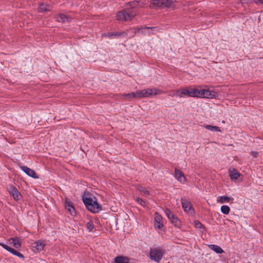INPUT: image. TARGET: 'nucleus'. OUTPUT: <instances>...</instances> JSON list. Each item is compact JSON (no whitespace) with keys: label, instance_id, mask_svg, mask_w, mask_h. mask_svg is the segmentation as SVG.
<instances>
[{"label":"nucleus","instance_id":"1","mask_svg":"<svg viewBox=\"0 0 263 263\" xmlns=\"http://www.w3.org/2000/svg\"><path fill=\"white\" fill-rule=\"evenodd\" d=\"M139 1L130 2L127 4L126 9L118 13L116 18L119 21H128L132 20L136 15V12L133 9L139 6Z\"/></svg>","mask_w":263,"mask_h":263},{"label":"nucleus","instance_id":"2","mask_svg":"<svg viewBox=\"0 0 263 263\" xmlns=\"http://www.w3.org/2000/svg\"><path fill=\"white\" fill-rule=\"evenodd\" d=\"M83 201L86 208L92 213H98L101 210V206L91 198H83Z\"/></svg>","mask_w":263,"mask_h":263},{"label":"nucleus","instance_id":"3","mask_svg":"<svg viewBox=\"0 0 263 263\" xmlns=\"http://www.w3.org/2000/svg\"><path fill=\"white\" fill-rule=\"evenodd\" d=\"M164 253V250L160 247L151 248L149 258L151 260L159 262L161 260Z\"/></svg>","mask_w":263,"mask_h":263},{"label":"nucleus","instance_id":"4","mask_svg":"<svg viewBox=\"0 0 263 263\" xmlns=\"http://www.w3.org/2000/svg\"><path fill=\"white\" fill-rule=\"evenodd\" d=\"M162 91L156 88H147L139 90L140 98H149L161 93Z\"/></svg>","mask_w":263,"mask_h":263},{"label":"nucleus","instance_id":"5","mask_svg":"<svg viewBox=\"0 0 263 263\" xmlns=\"http://www.w3.org/2000/svg\"><path fill=\"white\" fill-rule=\"evenodd\" d=\"M217 97V93L210 89H197V97L202 98L212 99Z\"/></svg>","mask_w":263,"mask_h":263},{"label":"nucleus","instance_id":"6","mask_svg":"<svg viewBox=\"0 0 263 263\" xmlns=\"http://www.w3.org/2000/svg\"><path fill=\"white\" fill-rule=\"evenodd\" d=\"M176 0H154L152 4L159 7H171Z\"/></svg>","mask_w":263,"mask_h":263},{"label":"nucleus","instance_id":"7","mask_svg":"<svg viewBox=\"0 0 263 263\" xmlns=\"http://www.w3.org/2000/svg\"><path fill=\"white\" fill-rule=\"evenodd\" d=\"M182 97L187 96L190 97H197V89L192 87H186L181 89Z\"/></svg>","mask_w":263,"mask_h":263},{"label":"nucleus","instance_id":"8","mask_svg":"<svg viewBox=\"0 0 263 263\" xmlns=\"http://www.w3.org/2000/svg\"><path fill=\"white\" fill-rule=\"evenodd\" d=\"M44 246L45 244L41 240L34 242L31 244V248L34 252H37L43 250Z\"/></svg>","mask_w":263,"mask_h":263},{"label":"nucleus","instance_id":"9","mask_svg":"<svg viewBox=\"0 0 263 263\" xmlns=\"http://www.w3.org/2000/svg\"><path fill=\"white\" fill-rule=\"evenodd\" d=\"M20 168L28 176L31 177L33 178H38L39 176L37 175L35 171L26 166H21Z\"/></svg>","mask_w":263,"mask_h":263},{"label":"nucleus","instance_id":"10","mask_svg":"<svg viewBox=\"0 0 263 263\" xmlns=\"http://www.w3.org/2000/svg\"><path fill=\"white\" fill-rule=\"evenodd\" d=\"M155 228L156 229L162 230L163 228V220L161 215H156L155 217Z\"/></svg>","mask_w":263,"mask_h":263},{"label":"nucleus","instance_id":"11","mask_svg":"<svg viewBox=\"0 0 263 263\" xmlns=\"http://www.w3.org/2000/svg\"><path fill=\"white\" fill-rule=\"evenodd\" d=\"M1 246L3 248L6 249V250L9 251V252H10L12 254H13V255H14L15 256H17L18 257L21 258H24V256H23V255L22 253H20L19 252L15 250L14 249H13L12 248H11V247H9L8 246H7V245H6L5 244H4V243H1Z\"/></svg>","mask_w":263,"mask_h":263},{"label":"nucleus","instance_id":"12","mask_svg":"<svg viewBox=\"0 0 263 263\" xmlns=\"http://www.w3.org/2000/svg\"><path fill=\"white\" fill-rule=\"evenodd\" d=\"M9 192L15 200H18L21 197V194L19 193L16 188L14 186L10 187Z\"/></svg>","mask_w":263,"mask_h":263},{"label":"nucleus","instance_id":"13","mask_svg":"<svg viewBox=\"0 0 263 263\" xmlns=\"http://www.w3.org/2000/svg\"><path fill=\"white\" fill-rule=\"evenodd\" d=\"M229 176L232 180H237L240 175L238 171L234 168H230L229 170Z\"/></svg>","mask_w":263,"mask_h":263},{"label":"nucleus","instance_id":"14","mask_svg":"<svg viewBox=\"0 0 263 263\" xmlns=\"http://www.w3.org/2000/svg\"><path fill=\"white\" fill-rule=\"evenodd\" d=\"M174 177L175 178L180 182H184L185 178L181 171L178 169L176 168L175 170Z\"/></svg>","mask_w":263,"mask_h":263},{"label":"nucleus","instance_id":"15","mask_svg":"<svg viewBox=\"0 0 263 263\" xmlns=\"http://www.w3.org/2000/svg\"><path fill=\"white\" fill-rule=\"evenodd\" d=\"M182 208L185 212L192 213L193 212V209L192 208L191 203L187 200H182Z\"/></svg>","mask_w":263,"mask_h":263},{"label":"nucleus","instance_id":"16","mask_svg":"<svg viewBox=\"0 0 263 263\" xmlns=\"http://www.w3.org/2000/svg\"><path fill=\"white\" fill-rule=\"evenodd\" d=\"M171 222L176 227H179L181 225L180 220L177 218L176 215H166Z\"/></svg>","mask_w":263,"mask_h":263},{"label":"nucleus","instance_id":"17","mask_svg":"<svg viewBox=\"0 0 263 263\" xmlns=\"http://www.w3.org/2000/svg\"><path fill=\"white\" fill-rule=\"evenodd\" d=\"M139 90L135 92H131L129 93L124 94L122 95V97L124 99L129 100L132 98H140V95L139 94Z\"/></svg>","mask_w":263,"mask_h":263},{"label":"nucleus","instance_id":"18","mask_svg":"<svg viewBox=\"0 0 263 263\" xmlns=\"http://www.w3.org/2000/svg\"><path fill=\"white\" fill-rule=\"evenodd\" d=\"M129 259L124 256H119L114 259V263H129Z\"/></svg>","mask_w":263,"mask_h":263},{"label":"nucleus","instance_id":"19","mask_svg":"<svg viewBox=\"0 0 263 263\" xmlns=\"http://www.w3.org/2000/svg\"><path fill=\"white\" fill-rule=\"evenodd\" d=\"M124 32H108L102 34L103 36H108L110 38H114L116 36H123L125 34Z\"/></svg>","mask_w":263,"mask_h":263},{"label":"nucleus","instance_id":"20","mask_svg":"<svg viewBox=\"0 0 263 263\" xmlns=\"http://www.w3.org/2000/svg\"><path fill=\"white\" fill-rule=\"evenodd\" d=\"M158 30V29L157 27H141L140 29H138L139 31H141L142 33H150L151 31H153V33L155 32Z\"/></svg>","mask_w":263,"mask_h":263},{"label":"nucleus","instance_id":"21","mask_svg":"<svg viewBox=\"0 0 263 263\" xmlns=\"http://www.w3.org/2000/svg\"><path fill=\"white\" fill-rule=\"evenodd\" d=\"M52 8V7L50 5L44 4L41 3L39 5V11L40 12H44L46 11H50Z\"/></svg>","mask_w":263,"mask_h":263},{"label":"nucleus","instance_id":"22","mask_svg":"<svg viewBox=\"0 0 263 263\" xmlns=\"http://www.w3.org/2000/svg\"><path fill=\"white\" fill-rule=\"evenodd\" d=\"M9 244L12 245L15 248L18 249L21 247V243L16 238H11L9 240Z\"/></svg>","mask_w":263,"mask_h":263},{"label":"nucleus","instance_id":"23","mask_svg":"<svg viewBox=\"0 0 263 263\" xmlns=\"http://www.w3.org/2000/svg\"><path fill=\"white\" fill-rule=\"evenodd\" d=\"M208 247L210 249L214 251L218 254H221L223 253V250L218 246L215 245H209Z\"/></svg>","mask_w":263,"mask_h":263},{"label":"nucleus","instance_id":"24","mask_svg":"<svg viewBox=\"0 0 263 263\" xmlns=\"http://www.w3.org/2000/svg\"><path fill=\"white\" fill-rule=\"evenodd\" d=\"M56 20L61 23H65L68 21V17L64 14L61 13L55 16Z\"/></svg>","mask_w":263,"mask_h":263},{"label":"nucleus","instance_id":"25","mask_svg":"<svg viewBox=\"0 0 263 263\" xmlns=\"http://www.w3.org/2000/svg\"><path fill=\"white\" fill-rule=\"evenodd\" d=\"M65 209L70 213L75 212V209L70 202L66 201L65 203Z\"/></svg>","mask_w":263,"mask_h":263},{"label":"nucleus","instance_id":"26","mask_svg":"<svg viewBox=\"0 0 263 263\" xmlns=\"http://www.w3.org/2000/svg\"><path fill=\"white\" fill-rule=\"evenodd\" d=\"M205 128L206 129L210 130L211 132H220L221 130L218 126H213L210 125H206L204 126Z\"/></svg>","mask_w":263,"mask_h":263},{"label":"nucleus","instance_id":"27","mask_svg":"<svg viewBox=\"0 0 263 263\" xmlns=\"http://www.w3.org/2000/svg\"><path fill=\"white\" fill-rule=\"evenodd\" d=\"M169 96L173 97H182V95L181 93V89L180 90H174L171 91Z\"/></svg>","mask_w":263,"mask_h":263},{"label":"nucleus","instance_id":"28","mask_svg":"<svg viewBox=\"0 0 263 263\" xmlns=\"http://www.w3.org/2000/svg\"><path fill=\"white\" fill-rule=\"evenodd\" d=\"M138 190L143 195L146 196L149 194V191L142 186H138Z\"/></svg>","mask_w":263,"mask_h":263},{"label":"nucleus","instance_id":"29","mask_svg":"<svg viewBox=\"0 0 263 263\" xmlns=\"http://www.w3.org/2000/svg\"><path fill=\"white\" fill-rule=\"evenodd\" d=\"M231 201V198L228 196H220L219 197V201L221 203L229 202Z\"/></svg>","mask_w":263,"mask_h":263},{"label":"nucleus","instance_id":"30","mask_svg":"<svg viewBox=\"0 0 263 263\" xmlns=\"http://www.w3.org/2000/svg\"><path fill=\"white\" fill-rule=\"evenodd\" d=\"M230 210V208L228 205H223L221 207V212L223 214H228Z\"/></svg>","mask_w":263,"mask_h":263},{"label":"nucleus","instance_id":"31","mask_svg":"<svg viewBox=\"0 0 263 263\" xmlns=\"http://www.w3.org/2000/svg\"><path fill=\"white\" fill-rule=\"evenodd\" d=\"M194 226L196 228H198V229H201V228H203V226H202V224L198 221H195L194 222Z\"/></svg>","mask_w":263,"mask_h":263},{"label":"nucleus","instance_id":"32","mask_svg":"<svg viewBox=\"0 0 263 263\" xmlns=\"http://www.w3.org/2000/svg\"><path fill=\"white\" fill-rule=\"evenodd\" d=\"M136 200L141 205L143 206H144L145 205V202L142 199L137 197Z\"/></svg>","mask_w":263,"mask_h":263},{"label":"nucleus","instance_id":"33","mask_svg":"<svg viewBox=\"0 0 263 263\" xmlns=\"http://www.w3.org/2000/svg\"><path fill=\"white\" fill-rule=\"evenodd\" d=\"M86 227L87 230L90 232L93 229V224L91 221H89L87 223Z\"/></svg>","mask_w":263,"mask_h":263},{"label":"nucleus","instance_id":"34","mask_svg":"<svg viewBox=\"0 0 263 263\" xmlns=\"http://www.w3.org/2000/svg\"><path fill=\"white\" fill-rule=\"evenodd\" d=\"M251 155L254 157H257L258 155V153L255 151H252Z\"/></svg>","mask_w":263,"mask_h":263},{"label":"nucleus","instance_id":"35","mask_svg":"<svg viewBox=\"0 0 263 263\" xmlns=\"http://www.w3.org/2000/svg\"><path fill=\"white\" fill-rule=\"evenodd\" d=\"M255 2L257 4H260L263 5V0H256Z\"/></svg>","mask_w":263,"mask_h":263}]
</instances>
